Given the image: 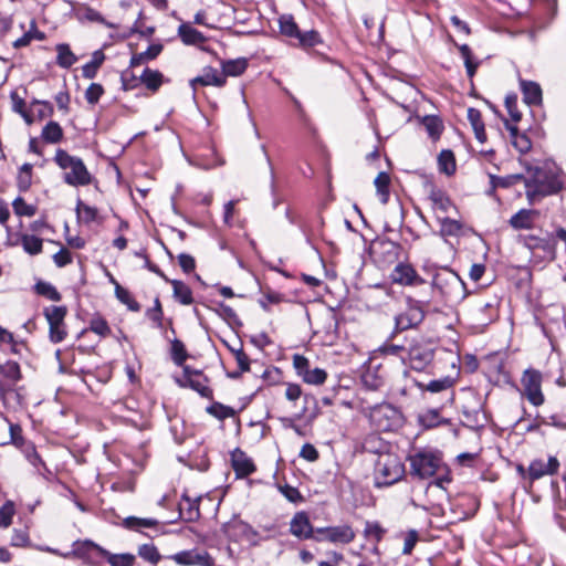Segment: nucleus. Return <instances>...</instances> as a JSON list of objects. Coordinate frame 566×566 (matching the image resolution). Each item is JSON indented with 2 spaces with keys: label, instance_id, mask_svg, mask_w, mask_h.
Masks as SVG:
<instances>
[{
  "label": "nucleus",
  "instance_id": "5701e85b",
  "mask_svg": "<svg viewBox=\"0 0 566 566\" xmlns=\"http://www.w3.org/2000/svg\"><path fill=\"white\" fill-rule=\"evenodd\" d=\"M454 380L451 377H443L441 379L431 380L424 386V389L430 392H447V403H453L454 391L452 390ZM420 388H423L421 384H418Z\"/></svg>",
  "mask_w": 566,
  "mask_h": 566
},
{
  "label": "nucleus",
  "instance_id": "69168bd1",
  "mask_svg": "<svg viewBox=\"0 0 566 566\" xmlns=\"http://www.w3.org/2000/svg\"><path fill=\"white\" fill-rule=\"evenodd\" d=\"M293 367L302 379L304 378V375L310 370V361L306 357L300 354H295L293 356Z\"/></svg>",
  "mask_w": 566,
  "mask_h": 566
},
{
  "label": "nucleus",
  "instance_id": "de8ad7c7",
  "mask_svg": "<svg viewBox=\"0 0 566 566\" xmlns=\"http://www.w3.org/2000/svg\"><path fill=\"white\" fill-rule=\"evenodd\" d=\"M34 290L39 295L45 296L51 301L59 302L61 300V294L51 283L40 281L34 285Z\"/></svg>",
  "mask_w": 566,
  "mask_h": 566
},
{
  "label": "nucleus",
  "instance_id": "ea45409f",
  "mask_svg": "<svg viewBox=\"0 0 566 566\" xmlns=\"http://www.w3.org/2000/svg\"><path fill=\"white\" fill-rule=\"evenodd\" d=\"M408 340L406 339L405 344H390L386 343L380 347V352L385 355H391L399 357L403 363H406L407 359V353H408Z\"/></svg>",
  "mask_w": 566,
  "mask_h": 566
},
{
  "label": "nucleus",
  "instance_id": "4be33fe9",
  "mask_svg": "<svg viewBox=\"0 0 566 566\" xmlns=\"http://www.w3.org/2000/svg\"><path fill=\"white\" fill-rule=\"evenodd\" d=\"M231 462L238 478H245L255 471L252 460L239 449L232 452Z\"/></svg>",
  "mask_w": 566,
  "mask_h": 566
},
{
  "label": "nucleus",
  "instance_id": "3c124183",
  "mask_svg": "<svg viewBox=\"0 0 566 566\" xmlns=\"http://www.w3.org/2000/svg\"><path fill=\"white\" fill-rule=\"evenodd\" d=\"M171 358L178 366H182L188 358L185 345L179 339H174L171 343Z\"/></svg>",
  "mask_w": 566,
  "mask_h": 566
},
{
  "label": "nucleus",
  "instance_id": "4468645a",
  "mask_svg": "<svg viewBox=\"0 0 566 566\" xmlns=\"http://www.w3.org/2000/svg\"><path fill=\"white\" fill-rule=\"evenodd\" d=\"M394 283L412 286L424 283V280L417 273L415 268L408 263H398L390 274Z\"/></svg>",
  "mask_w": 566,
  "mask_h": 566
},
{
  "label": "nucleus",
  "instance_id": "c85d7f7f",
  "mask_svg": "<svg viewBox=\"0 0 566 566\" xmlns=\"http://www.w3.org/2000/svg\"><path fill=\"white\" fill-rule=\"evenodd\" d=\"M171 284L174 290V297L184 305H190L193 302L192 291L181 281L170 280L167 281Z\"/></svg>",
  "mask_w": 566,
  "mask_h": 566
},
{
  "label": "nucleus",
  "instance_id": "9b49d317",
  "mask_svg": "<svg viewBox=\"0 0 566 566\" xmlns=\"http://www.w3.org/2000/svg\"><path fill=\"white\" fill-rule=\"evenodd\" d=\"M44 317L49 323V337L52 343H61L67 335L64 323L67 310L65 306H49L43 311Z\"/></svg>",
  "mask_w": 566,
  "mask_h": 566
},
{
  "label": "nucleus",
  "instance_id": "5fc2aeb1",
  "mask_svg": "<svg viewBox=\"0 0 566 566\" xmlns=\"http://www.w3.org/2000/svg\"><path fill=\"white\" fill-rule=\"evenodd\" d=\"M327 378V373L322 368L311 369L304 375L303 381L310 385H322Z\"/></svg>",
  "mask_w": 566,
  "mask_h": 566
},
{
  "label": "nucleus",
  "instance_id": "a18cd8bd",
  "mask_svg": "<svg viewBox=\"0 0 566 566\" xmlns=\"http://www.w3.org/2000/svg\"><path fill=\"white\" fill-rule=\"evenodd\" d=\"M32 168L33 166L31 164H23L20 168L17 184L21 191H27L32 184Z\"/></svg>",
  "mask_w": 566,
  "mask_h": 566
},
{
  "label": "nucleus",
  "instance_id": "4d7b16f0",
  "mask_svg": "<svg viewBox=\"0 0 566 566\" xmlns=\"http://www.w3.org/2000/svg\"><path fill=\"white\" fill-rule=\"evenodd\" d=\"M138 555L143 559H145L151 564H156L160 559V554L158 553V549L153 544H144V545L139 546Z\"/></svg>",
  "mask_w": 566,
  "mask_h": 566
},
{
  "label": "nucleus",
  "instance_id": "e2e57ef3",
  "mask_svg": "<svg viewBox=\"0 0 566 566\" xmlns=\"http://www.w3.org/2000/svg\"><path fill=\"white\" fill-rule=\"evenodd\" d=\"M103 94V86L98 83H92L85 92V99L88 104L95 105Z\"/></svg>",
  "mask_w": 566,
  "mask_h": 566
},
{
  "label": "nucleus",
  "instance_id": "2eb2a0df",
  "mask_svg": "<svg viewBox=\"0 0 566 566\" xmlns=\"http://www.w3.org/2000/svg\"><path fill=\"white\" fill-rule=\"evenodd\" d=\"M208 379L200 371L190 369L189 366L184 367V381L181 386H188L197 391L201 397L210 398L212 389L207 385Z\"/></svg>",
  "mask_w": 566,
  "mask_h": 566
},
{
  "label": "nucleus",
  "instance_id": "f257e3e1",
  "mask_svg": "<svg viewBox=\"0 0 566 566\" xmlns=\"http://www.w3.org/2000/svg\"><path fill=\"white\" fill-rule=\"evenodd\" d=\"M54 161L64 171L63 180L66 185L83 187L92 182L93 176L81 158L60 148L55 151Z\"/></svg>",
  "mask_w": 566,
  "mask_h": 566
},
{
  "label": "nucleus",
  "instance_id": "bf43d9fd",
  "mask_svg": "<svg viewBox=\"0 0 566 566\" xmlns=\"http://www.w3.org/2000/svg\"><path fill=\"white\" fill-rule=\"evenodd\" d=\"M0 374L14 381L21 378L20 366L13 360H8L6 364H2Z\"/></svg>",
  "mask_w": 566,
  "mask_h": 566
},
{
  "label": "nucleus",
  "instance_id": "9d476101",
  "mask_svg": "<svg viewBox=\"0 0 566 566\" xmlns=\"http://www.w3.org/2000/svg\"><path fill=\"white\" fill-rule=\"evenodd\" d=\"M433 359V349L422 338L408 340L406 363L415 370L424 369Z\"/></svg>",
  "mask_w": 566,
  "mask_h": 566
},
{
  "label": "nucleus",
  "instance_id": "37998d69",
  "mask_svg": "<svg viewBox=\"0 0 566 566\" xmlns=\"http://www.w3.org/2000/svg\"><path fill=\"white\" fill-rule=\"evenodd\" d=\"M116 297L133 312L140 311L139 303L132 296L128 290L116 283Z\"/></svg>",
  "mask_w": 566,
  "mask_h": 566
},
{
  "label": "nucleus",
  "instance_id": "423d86ee",
  "mask_svg": "<svg viewBox=\"0 0 566 566\" xmlns=\"http://www.w3.org/2000/svg\"><path fill=\"white\" fill-rule=\"evenodd\" d=\"M369 419L379 431H394L403 422L402 413L390 403H380L371 408Z\"/></svg>",
  "mask_w": 566,
  "mask_h": 566
},
{
  "label": "nucleus",
  "instance_id": "ddd939ff",
  "mask_svg": "<svg viewBox=\"0 0 566 566\" xmlns=\"http://www.w3.org/2000/svg\"><path fill=\"white\" fill-rule=\"evenodd\" d=\"M399 250V244L390 240H380L373 245L371 255L380 268H387L398 260Z\"/></svg>",
  "mask_w": 566,
  "mask_h": 566
},
{
  "label": "nucleus",
  "instance_id": "864d4df0",
  "mask_svg": "<svg viewBox=\"0 0 566 566\" xmlns=\"http://www.w3.org/2000/svg\"><path fill=\"white\" fill-rule=\"evenodd\" d=\"M90 331L101 337H106L111 334V328L107 322L102 316H94L90 322Z\"/></svg>",
  "mask_w": 566,
  "mask_h": 566
},
{
  "label": "nucleus",
  "instance_id": "72a5a7b5",
  "mask_svg": "<svg viewBox=\"0 0 566 566\" xmlns=\"http://www.w3.org/2000/svg\"><path fill=\"white\" fill-rule=\"evenodd\" d=\"M41 137L44 142L56 144L63 138V130L59 123L49 122L42 129Z\"/></svg>",
  "mask_w": 566,
  "mask_h": 566
},
{
  "label": "nucleus",
  "instance_id": "e433bc0d",
  "mask_svg": "<svg viewBox=\"0 0 566 566\" xmlns=\"http://www.w3.org/2000/svg\"><path fill=\"white\" fill-rule=\"evenodd\" d=\"M91 552H97L99 555L106 554V549L95 544L92 541L75 542L73 554L78 557H84Z\"/></svg>",
  "mask_w": 566,
  "mask_h": 566
},
{
  "label": "nucleus",
  "instance_id": "58836bf2",
  "mask_svg": "<svg viewBox=\"0 0 566 566\" xmlns=\"http://www.w3.org/2000/svg\"><path fill=\"white\" fill-rule=\"evenodd\" d=\"M21 244L23 247V250L27 253H29L31 255H35V254L41 253L43 242H42V239H40L35 235L22 234L21 235Z\"/></svg>",
  "mask_w": 566,
  "mask_h": 566
},
{
  "label": "nucleus",
  "instance_id": "4c0bfd02",
  "mask_svg": "<svg viewBox=\"0 0 566 566\" xmlns=\"http://www.w3.org/2000/svg\"><path fill=\"white\" fill-rule=\"evenodd\" d=\"M377 192L380 197V201L382 203H387L389 198V184H390V177L387 172L381 171L377 175L374 181Z\"/></svg>",
  "mask_w": 566,
  "mask_h": 566
},
{
  "label": "nucleus",
  "instance_id": "774afa93",
  "mask_svg": "<svg viewBox=\"0 0 566 566\" xmlns=\"http://www.w3.org/2000/svg\"><path fill=\"white\" fill-rule=\"evenodd\" d=\"M512 145L518 153L525 154L531 149L532 142L525 134H520L514 137Z\"/></svg>",
  "mask_w": 566,
  "mask_h": 566
},
{
  "label": "nucleus",
  "instance_id": "603ef678",
  "mask_svg": "<svg viewBox=\"0 0 566 566\" xmlns=\"http://www.w3.org/2000/svg\"><path fill=\"white\" fill-rule=\"evenodd\" d=\"M76 213H77L78 218L82 219L86 223L93 222L97 218V209L85 205L81 200L77 202Z\"/></svg>",
  "mask_w": 566,
  "mask_h": 566
},
{
  "label": "nucleus",
  "instance_id": "473e14b6",
  "mask_svg": "<svg viewBox=\"0 0 566 566\" xmlns=\"http://www.w3.org/2000/svg\"><path fill=\"white\" fill-rule=\"evenodd\" d=\"M248 67L247 59H237L222 62V74L227 76H239Z\"/></svg>",
  "mask_w": 566,
  "mask_h": 566
},
{
  "label": "nucleus",
  "instance_id": "20e7f679",
  "mask_svg": "<svg viewBox=\"0 0 566 566\" xmlns=\"http://www.w3.org/2000/svg\"><path fill=\"white\" fill-rule=\"evenodd\" d=\"M410 474L417 479L432 478L443 464L441 454L433 450L422 449L409 454Z\"/></svg>",
  "mask_w": 566,
  "mask_h": 566
},
{
  "label": "nucleus",
  "instance_id": "09e8293b",
  "mask_svg": "<svg viewBox=\"0 0 566 566\" xmlns=\"http://www.w3.org/2000/svg\"><path fill=\"white\" fill-rule=\"evenodd\" d=\"M103 556L107 558L111 566H133L135 562V556L132 554H112L106 551Z\"/></svg>",
  "mask_w": 566,
  "mask_h": 566
},
{
  "label": "nucleus",
  "instance_id": "b1692460",
  "mask_svg": "<svg viewBox=\"0 0 566 566\" xmlns=\"http://www.w3.org/2000/svg\"><path fill=\"white\" fill-rule=\"evenodd\" d=\"M521 90L526 104L538 105L542 103V88L536 82L521 81Z\"/></svg>",
  "mask_w": 566,
  "mask_h": 566
},
{
  "label": "nucleus",
  "instance_id": "c756f323",
  "mask_svg": "<svg viewBox=\"0 0 566 566\" xmlns=\"http://www.w3.org/2000/svg\"><path fill=\"white\" fill-rule=\"evenodd\" d=\"M139 78L148 90L156 92L163 84L164 75L157 70L146 67Z\"/></svg>",
  "mask_w": 566,
  "mask_h": 566
},
{
  "label": "nucleus",
  "instance_id": "6ab92c4d",
  "mask_svg": "<svg viewBox=\"0 0 566 566\" xmlns=\"http://www.w3.org/2000/svg\"><path fill=\"white\" fill-rule=\"evenodd\" d=\"M227 80L222 73H220L217 69L207 66L202 70V74L192 78L190 81V86L193 91L197 90V85L208 86L213 85L217 87L224 86Z\"/></svg>",
  "mask_w": 566,
  "mask_h": 566
},
{
  "label": "nucleus",
  "instance_id": "a19ab883",
  "mask_svg": "<svg viewBox=\"0 0 566 566\" xmlns=\"http://www.w3.org/2000/svg\"><path fill=\"white\" fill-rule=\"evenodd\" d=\"M207 412L219 420L232 418L235 416V410L232 407L222 405L221 402H213L207 408Z\"/></svg>",
  "mask_w": 566,
  "mask_h": 566
},
{
  "label": "nucleus",
  "instance_id": "a878e982",
  "mask_svg": "<svg viewBox=\"0 0 566 566\" xmlns=\"http://www.w3.org/2000/svg\"><path fill=\"white\" fill-rule=\"evenodd\" d=\"M9 430V440L0 439V446L8 443L19 444L22 441V429L19 424L10 422L6 417L0 415V430L6 432Z\"/></svg>",
  "mask_w": 566,
  "mask_h": 566
},
{
  "label": "nucleus",
  "instance_id": "f3484780",
  "mask_svg": "<svg viewBox=\"0 0 566 566\" xmlns=\"http://www.w3.org/2000/svg\"><path fill=\"white\" fill-rule=\"evenodd\" d=\"M171 558L179 565L191 566H213L214 560L209 553L205 551H184L171 556Z\"/></svg>",
  "mask_w": 566,
  "mask_h": 566
},
{
  "label": "nucleus",
  "instance_id": "13d9d810",
  "mask_svg": "<svg viewBox=\"0 0 566 566\" xmlns=\"http://www.w3.org/2000/svg\"><path fill=\"white\" fill-rule=\"evenodd\" d=\"M386 533V530L377 522H367L365 526V535L373 538L375 542H380Z\"/></svg>",
  "mask_w": 566,
  "mask_h": 566
},
{
  "label": "nucleus",
  "instance_id": "338daca9",
  "mask_svg": "<svg viewBox=\"0 0 566 566\" xmlns=\"http://www.w3.org/2000/svg\"><path fill=\"white\" fill-rule=\"evenodd\" d=\"M505 107L511 116V119L515 123L522 119V113L517 108V97L516 96H506L505 98Z\"/></svg>",
  "mask_w": 566,
  "mask_h": 566
},
{
  "label": "nucleus",
  "instance_id": "f03ea898",
  "mask_svg": "<svg viewBox=\"0 0 566 566\" xmlns=\"http://www.w3.org/2000/svg\"><path fill=\"white\" fill-rule=\"evenodd\" d=\"M524 182L526 198L531 205L544 197L557 193L562 188V184L555 175L539 168L535 169L532 177L525 178Z\"/></svg>",
  "mask_w": 566,
  "mask_h": 566
},
{
  "label": "nucleus",
  "instance_id": "f704fd0d",
  "mask_svg": "<svg viewBox=\"0 0 566 566\" xmlns=\"http://www.w3.org/2000/svg\"><path fill=\"white\" fill-rule=\"evenodd\" d=\"M180 514L185 516L186 521H196L200 516L198 501H192L190 497L184 495L180 503Z\"/></svg>",
  "mask_w": 566,
  "mask_h": 566
},
{
  "label": "nucleus",
  "instance_id": "a211bd4d",
  "mask_svg": "<svg viewBox=\"0 0 566 566\" xmlns=\"http://www.w3.org/2000/svg\"><path fill=\"white\" fill-rule=\"evenodd\" d=\"M290 532L298 538H312L315 541L316 530L313 528L308 515L305 512H297L291 523Z\"/></svg>",
  "mask_w": 566,
  "mask_h": 566
},
{
  "label": "nucleus",
  "instance_id": "052dcab7",
  "mask_svg": "<svg viewBox=\"0 0 566 566\" xmlns=\"http://www.w3.org/2000/svg\"><path fill=\"white\" fill-rule=\"evenodd\" d=\"M547 474L548 471L546 470L545 462L543 460H534L531 462L528 467V476L532 481L538 480Z\"/></svg>",
  "mask_w": 566,
  "mask_h": 566
},
{
  "label": "nucleus",
  "instance_id": "c03bdc74",
  "mask_svg": "<svg viewBox=\"0 0 566 566\" xmlns=\"http://www.w3.org/2000/svg\"><path fill=\"white\" fill-rule=\"evenodd\" d=\"M490 185H493V188H510L515 185L518 180L524 179L522 175H509L504 177L495 176L490 174Z\"/></svg>",
  "mask_w": 566,
  "mask_h": 566
},
{
  "label": "nucleus",
  "instance_id": "2f4dec72",
  "mask_svg": "<svg viewBox=\"0 0 566 566\" xmlns=\"http://www.w3.org/2000/svg\"><path fill=\"white\" fill-rule=\"evenodd\" d=\"M105 60V55L101 50H97L93 53L92 60L87 62L82 67V75L85 78H94L96 76L97 70L101 67Z\"/></svg>",
  "mask_w": 566,
  "mask_h": 566
},
{
  "label": "nucleus",
  "instance_id": "1a4fd4ad",
  "mask_svg": "<svg viewBox=\"0 0 566 566\" xmlns=\"http://www.w3.org/2000/svg\"><path fill=\"white\" fill-rule=\"evenodd\" d=\"M543 375L539 370L527 368L521 377L522 390L521 395L535 407H539L545 402V396L542 390Z\"/></svg>",
  "mask_w": 566,
  "mask_h": 566
},
{
  "label": "nucleus",
  "instance_id": "aec40b11",
  "mask_svg": "<svg viewBox=\"0 0 566 566\" xmlns=\"http://www.w3.org/2000/svg\"><path fill=\"white\" fill-rule=\"evenodd\" d=\"M497 317L496 305L492 302L478 303L472 310L473 321L481 326H486Z\"/></svg>",
  "mask_w": 566,
  "mask_h": 566
},
{
  "label": "nucleus",
  "instance_id": "6e6d98bb",
  "mask_svg": "<svg viewBox=\"0 0 566 566\" xmlns=\"http://www.w3.org/2000/svg\"><path fill=\"white\" fill-rule=\"evenodd\" d=\"M15 513L14 504L11 501H7L0 507V527L7 528L12 523V517Z\"/></svg>",
  "mask_w": 566,
  "mask_h": 566
},
{
  "label": "nucleus",
  "instance_id": "bb28decb",
  "mask_svg": "<svg viewBox=\"0 0 566 566\" xmlns=\"http://www.w3.org/2000/svg\"><path fill=\"white\" fill-rule=\"evenodd\" d=\"M437 220L440 223V235L442 237H455L462 231L463 226L459 220L439 213Z\"/></svg>",
  "mask_w": 566,
  "mask_h": 566
},
{
  "label": "nucleus",
  "instance_id": "412c9836",
  "mask_svg": "<svg viewBox=\"0 0 566 566\" xmlns=\"http://www.w3.org/2000/svg\"><path fill=\"white\" fill-rule=\"evenodd\" d=\"M538 216L537 210L521 209L510 218L509 224L514 230H530L534 227V221Z\"/></svg>",
  "mask_w": 566,
  "mask_h": 566
},
{
  "label": "nucleus",
  "instance_id": "f8f14e48",
  "mask_svg": "<svg viewBox=\"0 0 566 566\" xmlns=\"http://www.w3.org/2000/svg\"><path fill=\"white\" fill-rule=\"evenodd\" d=\"M356 537L349 524L316 528L315 542H327L334 545H347Z\"/></svg>",
  "mask_w": 566,
  "mask_h": 566
},
{
  "label": "nucleus",
  "instance_id": "dca6fc26",
  "mask_svg": "<svg viewBox=\"0 0 566 566\" xmlns=\"http://www.w3.org/2000/svg\"><path fill=\"white\" fill-rule=\"evenodd\" d=\"M428 199L431 203V208L433 209L436 216L439 213L441 216H447L449 212L454 211L458 213V209L449 196L440 188L434 186L430 187Z\"/></svg>",
  "mask_w": 566,
  "mask_h": 566
},
{
  "label": "nucleus",
  "instance_id": "680f3d73",
  "mask_svg": "<svg viewBox=\"0 0 566 566\" xmlns=\"http://www.w3.org/2000/svg\"><path fill=\"white\" fill-rule=\"evenodd\" d=\"M163 308L159 298H155L154 307L148 308L146 316L156 324V327H163Z\"/></svg>",
  "mask_w": 566,
  "mask_h": 566
},
{
  "label": "nucleus",
  "instance_id": "7ed1b4c3",
  "mask_svg": "<svg viewBox=\"0 0 566 566\" xmlns=\"http://www.w3.org/2000/svg\"><path fill=\"white\" fill-rule=\"evenodd\" d=\"M432 289L447 302H459L467 295L464 282L454 271L448 268L433 275Z\"/></svg>",
  "mask_w": 566,
  "mask_h": 566
},
{
  "label": "nucleus",
  "instance_id": "393cba45",
  "mask_svg": "<svg viewBox=\"0 0 566 566\" xmlns=\"http://www.w3.org/2000/svg\"><path fill=\"white\" fill-rule=\"evenodd\" d=\"M178 35L186 45H197L206 41V36L190 23H181Z\"/></svg>",
  "mask_w": 566,
  "mask_h": 566
},
{
  "label": "nucleus",
  "instance_id": "c9c22d12",
  "mask_svg": "<svg viewBox=\"0 0 566 566\" xmlns=\"http://www.w3.org/2000/svg\"><path fill=\"white\" fill-rule=\"evenodd\" d=\"M439 170L447 176H451L455 171V159L451 150H442L438 157Z\"/></svg>",
  "mask_w": 566,
  "mask_h": 566
},
{
  "label": "nucleus",
  "instance_id": "8fccbe9b",
  "mask_svg": "<svg viewBox=\"0 0 566 566\" xmlns=\"http://www.w3.org/2000/svg\"><path fill=\"white\" fill-rule=\"evenodd\" d=\"M13 211L17 216L33 217L36 213V207L29 205L23 198L18 197L12 202Z\"/></svg>",
  "mask_w": 566,
  "mask_h": 566
},
{
  "label": "nucleus",
  "instance_id": "39448f33",
  "mask_svg": "<svg viewBox=\"0 0 566 566\" xmlns=\"http://www.w3.org/2000/svg\"><path fill=\"white\" fill-rule=\"evenodd\" d=\"M405 475V465L399 457L391 453L380 454L375 467L377 486H389L400 481Z\"/></svg>",
  "mask_w": 566,
  "mask_h": 566
},
{
  "label": "nucleus",
  "instance_id": "49530a36",
  "mask_svg": "<svg viewBox=\"0 0 566 566\" xmlns=\"http://www.w3.org/2000/svg\"><path fill=\"white\" fill-rule=\"evenodd\" d=\"M123 524L126 528L138 531L142 527H155L158 524V521L155 518L129 516L124 520Z\"/></svg>",
  "mask_w": 566,
  "mask_h": 566
},
{
  "label": "nucleus",
  "instance_id": "6e6552de",
  "mask_svg": "<svg viewBox=\"0 0 566 566\" xmlns=\"http://www.w3.org/2000/svg\"><path fill=\"white\" fill-rule=\"evenodd\" d=\"M408 308L406 312L396 315L395 331L402 332L418 326L426 316V307L429 305V300H413L408 297Z\"/></svg>",
  "mask_w": 566,
  "mask_h": 566
},
{
  "label": "nucleus",
  "instance_id": "0eeeda50",
  "mask_svg": "<svg viewBox=\"0 0 566 566\" xmlns=\"http://www.w3.org/2000/svg\"><path fill=\"white\" fill-rule=\"evenodd\" d=\"M279 24L281 33L302 48H313L321 43L318 32L314 30L302 32L295 23L294 18L290 14L281 15Z\"/></svg>",
  "mask_w": 566,
  "mask_h": 566
},
{
  "label": "nucleus",
  "instance_id": "0e129e2a",
  "mask_svg": "<svg viewBox=\"0 0 566 566\" xmlns=\"http://www.w3.org/2000/svg\"><path fill=\"white\" fill-rule=\"evenodd\" d=\"M122 85L125 91L133 90L138 86L140 82L139 76L135 75L132 70H126L122 73Z\"/></svg>",
  "mask_w": 566,
  "mask_h": 566
},
{
  "label": "nucleus",
  "instance_id": "7c9ffc66",
  "mask_svg": "<svg viewBox=\"0 0 566 566\" xmlns=\"http://www.w3.org/2000/svg\"><path fill=\"white\" fill-rule=\"evenodd\" d=\"M57 56H56V63L59 66L63 69H69L73 64L76 63L77 57L75 54L71 51L70 45L65 43H60L55 48Z\"/></svg>",
  "mask_w": 566,
  "mask_h": 566
},
{
  "label": "nucleus",
  "instance_id": "cd10ccee",
  "mask_svg": "<svg viewBox=\"0 0 566 566\" xmlns=\"http://www.w3.org/2000/svg\"><path fill=\"white\" fill-rule=\"evenodd\" d=\"M419 422L427 429L436 428L442 424H449V419H443L440 417L438 409H428L419 415Z\"/></svg>",
  "mask_w": 566,
  "mask_h": 566
},
{
  "label": "nucleus",
  "instance_id": "79ce46f5",
  "mask_svg": "<svg viewBox=\"0 0 566 566\" xmlns=\"http://www.w3.org/2000/svg\"><path fill=\"white\" fill-rule=\"evenodd\" d=\"M422 124L426 127L428 134L433 139H438L443 130V124L437 116H424Z\"/></svg>",
  "mask_w": 566,
  "mask_h": 566
}]
</instances>
